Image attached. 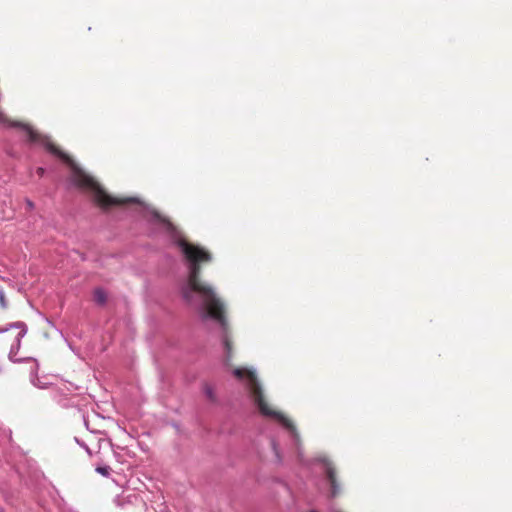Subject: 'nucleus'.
I'll list each match as a JSON object with an SVG mask.
<instances>
[{
  "instance_id": "7",
  "label": "nucleus",
  "mask_w": 512,
  "mask_h": 512,
  "mask_svg": "<svg viewBox=\"0 0 512 512\" xmlns=\"http://www.w3.org/2000/svg\"><path fill=\"white\" fill-rule=\"evenodd\" d=\"M153 218L156 221L162 223L168 232L173 233L175 231V228L173 227L172 223H170L167 219L162 218L159 213L154 212Z\"/></svg>"
},
{
  "instance_id": "1",
  "label": "nucleus",
  "mask_w": 512,
  "mask_h": 512,
  "mask_svg": "<svg viewBox=\"0 0 512 512\" xmlns=\"http://www.w3.org/2000/svg\"><path fill=\"white\" fill-rule=\"evenodd\" d=\"M177 246L183 255L184 262L188 268L186 280L180 286L182 298L190 305L196 303L195 296L198 297L197 310L202 321L213 319L218 322L222 329V343L226 352L225 362L228 365L232 358V345L228 332V323L225 313V305L218 297L214 287L207 283H202L200 277V264L210 262L211 254L205 249L192 245L183 239L176 240Z\"/></svg>"
},
{
  "instance_id": "18",
  "label": "nucleus",
  "mask_w": 512,
  "mask_h": 512,
  "mask_svg": "<svg viewBox=\"0 0 512 512\" xmlns=\"http://www.w3.org/2000/svg\"><path fill=\"white\" fill-rule=\"evenodd\" d=\"M311 512H315V511H311Z\"/></svg>"
},
{
  "instance_id": "16",
  "label": "nucleus",
  "mask_w": 512,
  "mask_h": 512,
  "mask_svg": "<svg viewBox=\"0 0 512 512\" xmlns=\"http://www.w3.org/2000/svg\"><path fill=\"white\" fill-rule=\"evenodd\" d=\"M0 512H4V509L2 507H0Z\"/></svg>"
},
{
  "instance_id": "17",
  "label": "nucleus",
  "mask_w": 512,
  "mask_h": 512,
  "mask_svg": "<svg viewBox=\"0 0 512 512\" xmlns=\"http://www.w3.org/2000/svg\"><path fill=\"white\" fill-rule=\"evenodd\" d=\"M2 372V368L0 367V373Z\"/></svg>"
},
{
  "instance_id": "8",
  "label": "nucleus",
  "mask_w": 512,
  "mask_h": 512,
  "mask_svg": "<svg viewBox=\"0 0 512 512\" xmlns=\"http://www.w3.org/2000/svg\"><path fill=\"white\" fill-rule=\"evenodd\" d=\"M0 307L5 310L8 308V301L5 297L4 289L0 286Z\"/></svg>"
},
{
  "instance_id": "5",
  "label": "nucleus",
  "mask_w": 512,
  "mask_h": 512,
  "mask_svg": "<svg viewBox=\"0 0 512 512\" xmlns=\"http://www.w3.org/2000/svg\"><path fill=\"white\" fill-rule=\"evenodd\" d=\"M38 370H39V364H38L37 360H34L31 370H30V382L32 383L33 386H35L37 388L45 389L47 387V384L45 382L41 381V379L38 377V375H37Z\"/></svg>"
},
{
  "instance_id": "10",
  "label": "nucleus",
  "mask_w": 512,
  "mask_h": 512,
  "mask_svg": "<svg viewBox=\"0 0 512 512\" xmlns=\"http://www.w3.org/2000/svg\"><path fill=\"white\" fill-rule=\"evenodd\" d=\"M271 445H272L273 451H274V453H275V456H276V458H277V461H278V462H281V460H282V459H281L280 451H279V448H278V445H277L276 441H275V440H272V441H271Z\"/></svg>"
},
{
  "instance_id": "9",
  "label": "nucleus",
  "mask_w": 512,
  "mask_h": 512,
  "mask_svg": "<svg viewBox=\"0 0 512 512\" xmlns=\"http://www.w3.org/2000/svg\"><path fill=\"white\" fill-rule=\"evenodd\" d=\"M96 472L101 474L104 477H109L111 468L109 466H99L96 468Z\"/></svg>"
},
{
  "instance_id": "2",
  "label": "nucleus",
  "mask_w": 512,
  "mask_h": 512,
  "mask_svg": "<svg viewBox=\"0 0 512 512\" xmlns=\"http://www.w3.org/2000/svg\"><path fill=\"white\" fill-rule=\"evenodd\" d=\"M233 375L238 378L242 379L245 374H247V387L251 393V395L254 398V401L256 405L258 406L260 412L267 417H273L276 418L282 425L285 427L291 434L292 438L294 439L295 443L298 445L300 442V436L299 433L293 424L291 420L286 418L283 414L271 410L267 403L264 401L261 386L258 382L257 376L254 371L252 370H245L242 368H236L233 370Z\"/></svg>"
},
{
  "instance_id": "11",
  "label": "nucleus",
  "mask_w": 512,
  "mask_h": 512,
  "mask_svg": "<svg viewBox=\"0 0 512 512\" xmlns=\"http://www.w3.org/2000/svg\"><path fill=\"white\" fill-rule=\"evenodd\" d=\"M204 391H205L206 396H207L211 401H214V400H215L214 391H213V389H212V387H211V386H206Z\"/></svg>"
},
{
  "instance_id": "4",
  "label": "nucleus",
  "mask_w": 512,
  "mask_h": 512,
  "mask_svg": "<svg viewBox=\"0 0 512 512\" xmlns=\"http://www.w3.org/2000/svg\"><path fill=\"white\" fill-rule=\"evenodd\" d=\"M314 461L324 465L326 477L331 486V497H336L340 493L341 487L337 481L336 470L334 466L326 457H317L314 459Z\"/></svg>"
},
{
  "instance_id": "3",
  "label": "nucleus",
  "mask_w": 512,
  "mask_h": 512,
  "mask_svg": "<svg viewBox=\"0 0 512 512\" xmlns=\"http://www.w3.org/2000/svg\"><path fill=\"white\" fill-rule=\"evenodd\" d=\"M9 327H13V329H18L19 332L17 333L13 343L11 344V347H10V350L8 353V359L12 363H24V362H29V361L33 362L34 360H36L35 358H32V357H23V358L17 357V354L21 348L22 339L25 337V335L27 334V331H28V327H27L26 323L23 321H16L13 323H9Z\"/></svg>"
},
{
  "instance_id": "14",
  "label": "nucleus",
  "mask_w": 512,
  "mask_h": 512,
  "mask_svg": "<svg viewBox=\"0 0 512 512\" xmlns=\"http://www.w3.org/2000/svg\"><path fill=\"white\" fill-rule=\"evenodd\" d=\"M10 329H13V327H9V324H7L4 328H0V334L5 333Z\"/></svg>"
},
{
  "instance_id": "13",
  "label": "nucleus",
  "mask_w": 512,
  "mask_h": 512,
  "mask_svg": "<svg viewBox=\"0 0 512 512\" xmlns=\"http://www.w3.org/2000/svg\"><path fill=\"white\" fill-rule=\"evenodd\" d=\"M25 202L29 210H32L34 208V203L30 199H26Z\"/></svg>"
},
{
  "instance_id": "15",
  "label": "nucleus",
  "mask_w": 512,
  "mask_h": 512,
  "mask_svg": "<svg viewBox=\"0 0 512 512\" xmlns=\"http://www.w3.org/2000/svg\"><path fill=\"white\" fill-rule=\"evenodd\" d=\"M36 172L41 177L44 175L45 169L43 167H39L37 168Z\"/></svg>"
},
{
  "instance_id": "6",
  "label": "nucleus",
  "mask_w": 512,
  "mask_h": 512,
  "mask_svg": "<svg viewBox=\"0 0 512 512\" xmlns=\"http://www.w3.org/2000/svg\"><path fill=\"white\" fill-rule=\"evenodd\" d=\"M93 298L98 305L103 306L107 302V293L103 288H96L93 293Z\"/></svg>"
},
{
  "instance_id": "12",
  "label": "nucleus",
  "mask_w": 512,
  "mask_h": 512,
  "mask_svg": "<svg viewBox=\"0 0 512 512\" xmlns=\"http://www.w3.org/2000/svg\"><path fill=\"white\" fill-rule=\"evenodd\" d=\"M76 442L82 447L84 448L89 454H91V451L89 449V447L85 444V443H82L80 442L77 438H76Z\"/></svg>"
}]
</instances>
